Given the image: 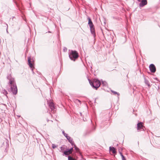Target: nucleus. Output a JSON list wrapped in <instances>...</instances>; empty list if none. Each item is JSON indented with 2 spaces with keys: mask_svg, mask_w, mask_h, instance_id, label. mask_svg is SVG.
I'll use <instances>...</instances> for the list:
<instances>
[{
  "mask_svg": "<svg viewBox=\"0 0 160 160\" xmlns=\"http://www.w3.org/2000/svg\"><path fill=\"white\" fill-rule=\"evenodd\" d=\"M11 87V91L14 94H16L18 92V89L16 85H10Z\"/></svg>",
  "mask_w": 160,
  "mask_h": 160,
  "instance_id": "obj_4",
  "label": "nucleus"
},
{
  "mask_svg": "<svg viewBox=\"0 0 160 160\" xmlns=\"http://www.w3.org/2000/svg\"><path fill=\"white\" fill-rule=\"evenodd\" d=\"M88 24L90 28H94V25L93 24V23L90 18H88Z\"/></svg>",
  "mask_w": 160,
  "mask_h": 160,
  "instance_id": "obj_9",
  "label": "nucleus"
},
{
  "mask_svg": "<svg viewBox=\"0 0 160 160\" xmlns=\"http://www.w3.org/2000/svg\"><path fill=\"white\" fill-rule=\"evenodd\" d=\"M120 154L122 157V160H126L125 158L124 157V156L122 155V153L121 152H120Z\"/></svg>",
  "mask_w": 160,
  "mask_h": 160,
  "instance_id": "obj_15",
  "label": "nucleus"
},
{
  "mask_svg": "<svg viewBox=\"0 0 160 160\" xmlns=\"http://www.w3.org/2000/svg\"><path fill=\"white\" fill-rule=\"evenodd\" d=\"M66 138L68 140V141L72 144V145H73L74 144V142L73 141L72 139L70 137L68 136Z\"/></svg>",
  "mask_w": 160,
  "mask_h": 160,
  "instance_id": "obj_11",
  "label": "nucleus"
},
{
  "mask_svg": "<svg viewBox=\"0 0 160 160\" xmlns=\"http://www.w3.org/2000/svg\"><path fill=\"white\" fill-rule=\"evenodd\" d=\"M147 3V0H142L141 3H140V5L141 6H143L146 5Z\"/></svg>",
  "mask_w": 160,
  "mask_h": 160,
  "instance_id": "obj_12",
  "label": "nucleus"
},
{
  "mask_svg": "<svg viewBox=\"0 0 160 160\" xmlns=\"http://www.w3.org/2000/svg\"><path fill=\"white\" fill-rule=\"evenodd\" d=\"M144 127L143 125L142 122H140L137 124V130H138V131L144 130Z\"/></svg>",
  "mask_w": 160,
  "mask_h": 160,
  "instance_id": "obj_5",
  "label": "nucleus"
},
{
  "mask_svg": "<svg viewBox=\"0 0 160 160\" xmlns=\"http://www.w3.org/2000/svg\"><path fill=\"white\" fill-rule=\"evenodd\" d=\"M62 133H63V135H64V136H65V137H66V138H67V137H68V136L67 134H66V133H65V132H64V131H63V132H62Z\"/></svg>",
  "mask_w": 160,
  "mask_h": 160,
  "instance_id": "obj_20",
  "label": "nucleus"
},
{
  "mask_svg": "<svg viewBox=\"0 0 160 160\" xmlns=\"http://www.w3.org/2000/svg\"><path fill=\"white\" fill-rule=\"evenodd\" d=\"M28 61L29 66L32 69V70H33V69L34 68L33 61H31V59L30 57L28 58Z\"/></svg>",
  "mask_w": 160,
  "mask_h": 160,
  "instance_id": "obj_6",
  "label": "nucleus"
},
{
  "mask_svg": "<svg viewBox=\"0 0 160 160\" xmlns=\"http://www.w3.org/2000/svg\"><path fill=\"white\" fill-rule=\"evenodd\" d=\"M74 145V147L75 148V149L77 151H78L79 150V149L74 144L73 145Z\"/></svg>",
  "mask_w": 160,
  "mask_h": 160,
  "instance_id": "obj_16",
  "label": "nucleus"
},
{
  "mask_svg": "<svg viewBox=\"0 0 160 160\" xmlns=\"http://www.w3.org/2000/svg\"><path fill=\"white\" fill-rule=\"evenodd\" d=\"M48 121H49V120H47V121H48Z\"/></svg>",
  "mask_w": 160,
  "mask_h": 160,
  "instance_id": "obj_22",
  "label": "nucleus"
},
{
  "mask_svg": "<svg viewBox=\"0 0 160 160\" xmlns=\"http://www.w3.org/2000/svg\"><path fill=\"white\" fill-rule=\"evenodd\" d=\"M91 32L92 33H94L95 32L94 28H90Z\"/></svg>",
  "mask_w": 160,
  "mask_h": 160,
  "instance_id": "obj_17",
  "label": "nucleus"
},
{
  "mask_svg": "<svg viewBox=\"0 0 160 160\" xmlns=\"http://www.w3.org/2000/svg\"><path fill=\"white\" fill-rule=\"evenodd\" d=\"M3 92L4 93V94L5 95H7L8 94V92H7V91L5 90H3Z\"/></svg>",
  "mask_w": 160,
  "mask_h": 160,
  "instance_id": "obj_19",
  "label": "nucleus"
},
{
  "mask_svg": "<svg viewBox=\"0 0 160 160\" xmlns=\"http://www.w3.org/2000/svg\"><path fill=\"white\" fill-rule=\"evenodd\" d=\"M145 83L149 87H150V85L149 83V81L146 80H145Z\"/></svg>",
  "mask_w": 160,
  "mask_h": 160,
  "instance_id": "obj_14",
  "label": "nucleus"
},
{
  "mask_svg": "<svg viewBox=\"0 0 160 160\" xmlns=\"http://www.w3.org/2000/svg\"><path fill=\"white\" fill-rule=\"evenodd\" d=\"M69 55L70 58L74 61L78 57V53L76 51H71V52L69 53Z\"/></svg>",
  "mask_w": 160,
  "mask_h": 160,
  "instance_id": "obj_2",
  "label": "nucleus"
},
{
  "mask_svg": "<svg viewBox=\"0 0 160 160\" xmlns=\"http://www.w3.org/2000/svg\"><path fill=\"white\" fill-rule=\"evenodd\" d=\"M112 92L114 94H117L118 95H119V93L117 92H116L112 91Z\"/></svg>",
  "mask_w": 160,
  "mask_h": 160,
  "instance_id": "obj_21",
  "label": "nucleus"
},
{
  "mask_svg": "<svg viewBox=\"0 0 160 160\" xmlns=\"http://www.w3.org/2000/svg\"><path fill=\"white\" fill-rule=\"evenodd\" d=\"M149 68L150 71L152 72H155L156 71V68L154 65L153 64H151L149 66Z\"/></svg>",
  "mask_w": 160,
  "mask_h": 160,
  "instance_id": "obj_7",
  "label": "nucleus"
},
{
  "mask_svg": "<svg viewBox=\"0 0 160 160\" xmlns=\"http://www.w3.org/2000/svg\"><path fill=\"white\" fill-rule=\"evenodd\" d=\"M109 148L110 151H111L113 153L116 154V151L114 148L113 147H110Z\"/></svg>",
  "mask_w": 160,
  "mask_h": 160,
  "instance_id": "obj_13",
  "label": "nucleus"
},
{
  "mask_svg": "<svg viewBox=\"0 0 160 160\" xmlns=\"http://www.w3.org/2000/svg\"><path fill=\"white\" fill-rule=\"evenodd\" d=\"M49 105L52 110H53L55 109V106L53 102H50L49 103Z\"/></svg>",
  "mask_w": 160,
  "mask_h": 160,
  "instance_id": "obj_10",
  "label": "nucleus"
},
{
  "mask_svg": "<svg viewBox=\"0 0 160 160\" xmlns=\"http://www.w3.org/2000/svg\"><path fill=\"white\" fill-rule=\"evenodd\" d=\"M73 150V148H72L68 151L64 152L63 153L64 154L66 155H69L72 152Z\"/></svg>",
  "mask_w": 160,
  "mask_h": 160,
  "instance_id": "obj_8",
  "label": "nucleus"
},
{
  "mask_svg": "<svg viewBox=\"0 0 160 160\" xmlns=\"http://www.w3.org/2000/svg\"><path fill=\"white\" fill-rule=\"evenodd\" d=\"M7 78L9 80V83L10 84V86L16 85L14 79L12 77L11 74L9 75Z\"/></svg>",
  "mask_w": 160,
  "mask_h": 160,
  "instance_id": "obj_3",
  "label": "nucleus"
},
{
  "mask_svg": "<svg viewBox=\"0 0 160 160\" xmlns=\"http://www.w3.org/2000/svg\"><path fill=\"white\" fill-rule=\"evenodd\" d=\"M68 160H75L73 158H72V157H71L70 156L68 157Z\"/></svg>",
  "mask_w": 160,
  "mask_h": 160,
  "instance_id": "obj_18",
  "label": "nucleus"
},
{
  "mask_svg": "<svg viewBox=\"0 0 160 160\" xmlns=\"http://www.w3.org/2000/svg\"><path fill=\"white\" fill-rule=\"evenodd\" d=\"M89 83L90 85L96 89L100 87L101 84L100 82L96 79H94L92 82L89 81Z\"/></svg>",
  "mask_w": 160,
  "mask_h": 160,
  "instance_id": "obj_1",
  "label": "nucleus"
}]
</instances>
